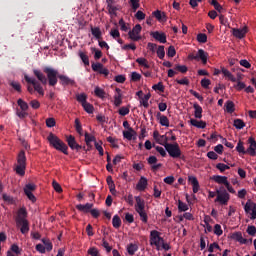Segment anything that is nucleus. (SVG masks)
<instances>
[{"instance_id":"15","label":"nucleus","mask_w":256,"mask_h":256,"mask_svg":"<svg viewBox=\"0 0 256 256\" xmlns=\"http://www.w3.org/2000/svg\"><path fill=\"white\" fill-rule=\"evenodd\" d=\"M247 33H248L247 26H244L242 29L233 28V36L236 37L237 39L245 38Z\"/></svg>"},{"instance_id":"13","label":"nucleus","mask_w":256,"mask_h":256,"mask_svg":"<svg viewBox=\"0 0 256 256\" xmlns=\"http://www.w3.org/2000/svg\"><path fill=\"white\" fill-rule=\"evenodd\" d=\"M150 35L159 43L165 44L167 42V36L164 32L152 31Z\"/></svg>"},{"instance_id":"35","label":"nucleus","mask_w":256,"mask_h":256,"mask_svg":"<svg viewBox=\"0 0 256 256\" xmlns=\"http://www.w3.org/2000/svg\"><path fill=\"white\" fill-rule=\"evenodd\" d=\"M136 62L140 65L143 66L145 69H149L150 65L148 64V60L144 57H139L136 59Z\"/></svg>"},{"instance_id":"33","label":"nucleus","mask_w":256,"mask_h":256,"mask_svg":"<svg viewBox=\"0 0 256 256\" xmlns=\"http://www.w3.org/2000/svg\"><path fill=\"white\" fill-rule=\"evenodd\" d=\"M236 151L239 154H243V155L247 154V150H245L244 142H242V140H239V142H238V144L236 146Z\"/></svg>"},{"instance_id":"14","label":"nucleus","mask_w":256,"mask_h":256,"mask_svg":"<svg viewBox=\"0 0 256 256\" xmlns=\"http://www.w3.org/2000/svg\"><path fill=\"white\" fill-rule=\"evenodd\" d=\"M248 143L250 144L249 148L246 150V154H249L252 157L256 156V140L252 136L249 138Z\"/></svg>"},{"instance_id":"59","label":"nucleus","mask_w":256,"mask_h":256,"mask_svg":"<svg viewBox=\"0 0 256 256\" xmlns=\"http://www.w3.org/2000/svg\"><path fill=\"white\" fill-rule=\"evenodd\" d=\"M212 6H214V8L221 13L223 10V7L219 4V2L217 0H212Z\"/></svg>"},{"instance_id":"43","label":"nucleus","mask_w":256,"mask_h":256,"mask_svg":"<svg viewBox=\"0 0 256 256\" xmlns=\"http://www.w3.org/2000/svg\"><path fill=\"white\" fill-rule=\"evenodd\" d=\"M82 107L88 114H92L94 112V106L91 103L85 102Z\"/></svg>"},{"instance_id":"12","label":"nucleus","mask_w":256,"mask_h":256,"mask_svg":"<svg viewBox=\"0 0 256 256\" xmlns=\"http://www.w3.org/2000/svg\"><path fill=\"white\" fill-rule=\"evenodd\" d=\"M36 190V186L34 184H27L24 187V193L27 196V198L31 201V202H36V198L35 196L32 194L33 191Z\"/></svg>"},{"instance_id":"38","label":"nucleus","mask_w":256,"mask_h":256,"mask_svg":"<svg viewBox=\"0 0 256 256\" xmlns=\"http://www.w3.org/2000/svg\"><path fill=\"white\" fill-rule=\"evenodd\" d=\"M78 55L81 58V60H82V62L84 63L85 66L90 65L89 57L87 56L86 53H84L83 51H79Z\"/></svg>"},{"instance_id":"27","label":"nucleus","mask_w":256,"mask_h":256,"mask_svg":"<svg viewBox=\"0 0 256 256\" xmlns=\"http://www.w3.org/2000/svg\"><path fill=\"white\" fill-rule=\"evenodd\" d=\"M189 182L193 185L194 194L198 193L200 186H199V182H198L197 178L193 177V176L189 177Z\"/></svg>"},{"instance_id":"49","label":"nucleus","mask_w":256,"mask_h":256,"mask_svg":"<svg viewBox=\"0 0 256 256\" xmlns=\"http://www.w3.org/2000/svg\"><path fill=\"white\" fill-rule=\"evenodd\" d=\"M9 85L18 93H21V85L17 81H10Z\"/></svg>"},{"instance_id":"24","label":"nucleus","mask_w":256,"mask_h":256,"mask_svg":"<svg viewBox=\"0 0 256 256\" xmlns=\"http://www.w3.org/2000/svg\"><path fill=\"white\" fill-rule=\"evenodd\" d=\"M190 123L192 126L198 128V129H205L206 128V122H203V120H195V118H191Z\"/></svg>"},{"instance_id":"29","label":"nucleus","mask_w":256,"mask_h":256,"mask_svg":"<svg viewBox=\"0 0 256 256\" xmlns=\"http://www.w3.org/2000/svg\"><path fill=\"white\" fill-rule=\"evenodd\" d=\"M194 109H195V118L196 119H201L202 118V113H203V108L201 106H199L198 103H194Z\"/></svg>"},{"instance_id":"50","label":"nucleus","mask_w":256,"mask_h":256,"mask_svg":"<svg viewBox=\"0 0 256 256\" xmlns=\"http://www.w3.org/2000/svg\"><path fill=\"white\" fill-rule=\"evenodd\" d=\"M216 168L221 172H225L226 170L230 169V166H228L227 164H223L222 162H220L219 164L216 165Z\"/></svg>"},{"instance_id":"37","label":"nucleus","mask_w":256,"mask_h":256,"mask_svg":"<svg viewBox=\"0 0 256 256\" xmlns=\"http://www.w3.org/2000/svg\"><path fill=\"white\" fill-rule=\"evenodd\" d=\"M157 56L160 60H164L165 57V46L164 45H159L157 51Z\"/></svg>"},{"instance_id":"21","label":"nucleus","mask_w":256,"mask_h":256,"mask_svg":"<svg viewBox=\"0 0 256 256\" xmlns=\"http://www.w3.org/2000/svg\"><path fill=\"white\" fill-rule=\"evenodd\" d=\"M157 119H159V123L163 127H169L170 122L167 118V116H162L161 112H157Z\"/></svg>"},{"instance_id":"1","label":"nucleus","mask_w":256,"mask_h":256,"mask_svg":"<svg viewBox=\"0 0 256 256\" xmlns=\"http://www.w3.org/2000/svg\"><path fill=\"white\" fill-rule=\"evenodd\" d=\"M43 72L46 74L47 77L43 74ZM43 72L39 69H33V74L43 85H46L48 82L49 86H56L59 79L57 69L46 66L43 68Z\"/></svg>"},{"instance_id":"56","label":"nucleus","mask_w":256,"mask_h":256,"mask_svg":"<svg viewBox=\"0 0 256 256\" xmlns=\"http://www.w3.org/2000/svg\"><path fill=\"white\" fill-rule=\"evenodd\" d=\"M131 80L133 82H138L141 80V75L140 73L136 72V71H133L132 74H131Z\"/></svg>"},{"instance_id":"9","label":"nucleus","mask_w":256,"mask_h":256,"mask_svg":"<svg viewBox=\"0 0 256 256\" xmlns=\"http://www.w3.org/2000/svg\"><path fill=\"white\" fill-rule=\"evenodd\" d=\"M25 81L28 84L33 85L34 90L41 96H44V90L40 83H38L34 78H30L28 75L24 76Z\"/></svg>"},{"instance_id":"19","label":"nucleus","mask_w":256,"mask_h":256,"mask_svg":"<svg viewBox=\"0 0 256 256\" xmlns=\"http://www.w3.org/2000/svg\"><path fill=\"white\" fill-rule=\"evenodd\" d=\"M244 209H245L246 213H250V211H252L251 219L252 220L256 219V204L255 203L249 204V202H247Z\"/></svg>"},{"instance_id":"41","label":"nucleus","mask_w":256,"mask_h":256,"mask_svg":"<svg viewBox=\"0 0 256 256\" xmlns=\"http://www.w3.org/2000/svg\"><path fill=\"white\" fill-rule=\"evenodd\" d=\"M94 93H95V95L98 97V98H101V99H103V98H105V91L102 89V88H100L99 86H96L95 87V90H94Z\"/></svg>"},{"instance_id":"2","label":"nucleus","mask_w":256,"mask_h":256,"mask_svg":"<svg viewBox=\"0 0 256 256\" xmlns=\"http://www.w3.org/2000/svg\"><path fill=\"white\" fill-rule=\"evenodd\" d=\"M50 145L53 146L57 151L62 152L65 155H68V146L65 142H62L58 136H55V134H52V132L49 133V136L47 138Z\"/></svg>"},{"instance_id":"10","label":"nucleus","mask_w":256,"mask_h":256,"mask_svg":"<svg viewBox=\"0 0 256 256\" xmlns=\"http://www.w3.org/2000/svg\"><path fill=\"white\" fill-rule=\"evenodd\" d=\"M15 222H16V226L18 228H20V232L23 234V235H26L29 230H30V227H29V222L27 219H15Z\"/></svg>"},{"instance_id":"36","label":"nucleus","mask_w":256,"mask_h":256,"mask_svg":"<svg viewBox=\"0 0 256 256\" xmlns=\"http://www.w3.org/2000/svg\"><path fill=\"white\" fill-rule=\"evenodd\" d=\"M245 126L246 124L243 122V120H241V118H236V120H234V127L236 129L242 130Z\"/></svg>"},{"instance_id":"8","label":"nucleus","mask_w":256,"mask_h":256,"mask_svg":"<svg viewBox=\"0 0 256 256\" xmlns=\"http://www.w3.org/2000/svg\"><path fill=\"white\" fill-rule=\"evenodd\" d=\"M142 30V26L141 24H136L132 30L129 31L128 35L129 38L134 41V42H138L142 39V37L140 36Z\"/></svg>"},{"instance_id":"4","label":"nucleus","mask_w":256,"mask_h":256,"mask_svg":"<svg viewBox=\"0 0 256 256\" xmlns=\"http://www.w3.org/2000/svg\"><path fill=\"white\" fill-rule=\"evenodd\" d=\"M135 200H136L135 211L139 214L141 221L144 223H147L148 216L145 211V201L140 196L135 197Z\"/></svg>"},{"instance_id":"34","label":"nucleus","mask_w":256,"mask_h":256,"mask_svg":"<svg viewBox=\"0 0 256 256\" xmlns=\"http://www.w3.org/2000/svg\"><path fill=\"white\" fill-rule=\"evenodd\" d=\"M168 141L169 139L166 136V134H163L162 136L161 135L159 136L157 143L164 146V148L166 149V144H170Z\"/></svg>"},{"instance_id":"7","label":"nucleus","mask_w":256,"mask_h":256,"mask_svg":"<svg viewBox=\"0 0 256 256\" xmlns=\"http://www.w3.org/2000/svg\"><path fill=\"white\" fill-rule=\"evenodd\" d=\"M217 199L215 202H219L222 205H227L228 201L230 200L229 193L224 189V187H221L220 190L216 191Z\"/></svg>"},{"instance_id":"54","label":"nucleus","mask_w":256,"mask_h":256,"mask_svg":"<svg viewBox=\"0 0 256 256\" xmlns=\"http://www.w3.org/2000/svg\"><path fill=\"white\" fill-rule=\"evenodd\" d=\"M167 55L170 58H173V57L176 56V50H175V47L173 45L169 46L168 51H167Z\"/></svg>"},{"instance_id":"47","label":"nucleus","mask_w":256,"mask_h":256,"mask_svg":"<svg viewBox=\"0 0 256 256\" xmlns=\"http://www.w3.org/2000/svg\"><path fill=\"white\" fill-rule=\"evenodd\" d=\"M127 251L129 253V255L133 256L135 254V252L138 251V246L136 244H130L127 247Z\"/></svg>"},{"instance_id":"58","label":"nucleus","mask_w":256,"mask_h":256,"mask_svg":"<svg viewBox=\"0 0 256 256\" xmlns=\"http://www.w3.org/2000/svg\"><path fill=\"white\" fill-rule=\"evenodd\" d=\"M43 244L45 245V249L49 252L53 249L52 243L49 240L42 239Z\"/></svg>"},{"instance_id":"20","label":"nucleus","mask_w":256,"mask_h":256,"mask_svg":"<svg viewBox=\"0 0 256 256\" xmlns=\"http://www.w3.org/2000/svg\"><path fill=\"white\" fill-rule=\"evenodd\" d=\"M152 16L155 17L159 22L167 21V16H166L165 12H162L160 10L153 11Z\"/></svg>"},{"instance_id":"57","label":"nucleus","mask_w":256,"mask_h":256,"mask_svg":"<svg viewBox=\"0 0 256 256\" xmlns=\"http://www.w3.org/2000/svg\"><path fill=\"white\" fill-rule=\"evenodd\" d=\"M103 67V64L100 63V62H97V63H92V70L94 72H100L101 68Z\"/></svg>"},{"instance_id":"25","label":"nucleus","mask_w":256,"mask_h":256,"mask_svg":"<svg viewBox=\"0 0 256 256\" xmlns=\"http://www.w3.org/2000/svg\"><path fill=\"white\" fill-rule=\"evenodd\" d=\"M148 185V181L145 177H141L140 181L138 182L136 189L138 191H144Z\"/></svg>"},{"instance_id":"45","label":"nucleus","mask_w":256,"mask_h":256,"mask_svg":"<svg viewBox=\"0 0 256 256\" xmlns=\"http://www.w3.org/2000/svg\"><path fill=\"white\" fill-rule=\"evenodd\" d=\"M27 218V211L25 208H20L18 210V214L16 219H26Z\"/></svg>"},{"instance_id":"51","label":"nucleus","mask_w":256,"mask_h":256,"mask_svg":"<svg viewBox=\"0 0 256 256\" xmlns=\"http://www.w3.org/2000/svg\"><path fill=\"white\" fill-rule=\"evenodd\" d=\"M197 41L199 43L205 44L207 42V35L205 33H199L197 35Z\"/></svg>"},{"instance_id":"48","label":"nucleus","mask_w":256,"mask_h":256,"mask_svg":"<svg viewBox=\"0 0 256 256\" xmlns=\"http://www.w3.org/2000/svg\"><path fill=\"white\" fill-rule=\"evenodd\" d=\"M178 210L179 212H186L189 210V207L187 204H185L184 202L182 201H178Z\"/></svg>"},{"instance_id":"44","label":"nucleus","mask_w":256,"mask_h":256,"mask_svg":"<svg viewBox=\"0 0 256 256\" xmlns=\"http://www.w3.org/2000/svg\"><path fill=\"white\" fill-rule=\"evenodd\" d=\"M151 98V94L147 93L145 94V96L143 98H141L140 103L145 107L148 108L149 107V103L148 100Z\"/></svg>"},{"instance_id":"52","label":"nucleus","mask_w":256,"mask_h":256,"mask_svg":"<svg viewBox=\"0 0 256 256\" xmlns=\"http://www.w3.org/2000/svg\"><path fill=\"white\" fill-rule=\"evenodd\" d=\"M119 115H121V116H126V115H128L129 113H130V108H129V106H122V108H120V110H119Z\"/></svg>"},{"instance_id":"61","label":"nucleus","mask_w":256,"mask_h":256,"mask_svg":"<svg viewBox=\"0 0 256 256\" xmlns=\"http://www.w3.org/2000/svg\"><path fill=\"white\" fill-rule=\"evenodd\" d=\"M214 249H218L219 251H221V248L220 246L218 245V243L214 242L213 244H211L208 248V251L210 253H213L214 252Z\"/></svg>"},{"instance_id":"31","label":"nucleus","mask_w":256,"mask_h":256,"mask_svg":"<svg viewBox=\"0 0 256 256\" xmlns=\"http://www.w3.org/2000/svg\"><path fill=\"white\" fill-rule=\"evenodd\" d=\"M91 32L92 35L97 39V40H101L102 39V32L100 30L99 27H93L91 26Z\"/></svg>"},{"instance_id":"55","label":"nucleus","mask_w":256,"mask_h":256,"mask_svg":"<svg viewBox=\"0 0 256 256\" xmlns=\"http://www.w3.org/2000/svg\"><path fill=\"white\" fill-rule=\"evenodd\" d=\"M75 129H76V132L79 134V135H83L82 134V126L80 124V120H78V118H76L75 120Z\"/></svg>"},{"instance_id":"26","label":"nucleus","mask_w":256,"mask_h":256,"mask_svg":"<svg viewBox=\"0 0 256 256\" xmlns=\"http://www.w3.org/2000/svg\"><path fill=\"white\" fill-rule=\"evenodd\" d=\"M77 210L83 212V213H89L91 209L93 208V204L87 203L85 205H77Z\"/></svg>"},{"instance_id":"42","label":"nucleus","mask_w":256,"mask_h":256,"mask_svg":"<svg viewBox=\"0 0 256 256\" xmlns=\"http://www.w3.org/2000/svg\"><path fill=\"white\" fill-rule=\"evenodd\" d=\"M76 99L82 105L87 103V95L85 93L76 94Z\"/></svg>"},{"instance_id":"28","label":"nucleus","mask_w":256,"mask_h":256,"mask_svg":"<svg viewBox=\"0 0 256 256\" xmlns=\"http://www.w3.org/2000/svg\"><path fill=\"white\" fill-rule=\"evenodd\" d=\"M222 73L224 74L225 77H227L231 82H237L236 77L225 67H222Z\"/></svg>"},{"instance_id":"62","label":"nucleus","mask_w":256,"mask_h":256,"mask_svg":"<svg viewBox=\"0 0 256 256\" xmlns=\"http://www.w3.org/2000/svg\"><path fill=\"white\" fill-rule=\"evenodd\" d=\"M214 233L217 235V236H221L223 234V230L221 228V226L219 224H216L215 227H214Z\"/></svg>"},{"instance_id":"32","label":"nucleus","mask_w":256,"mask_h":256,"mask_svg":"<svg viewBox=\"0 0 256 256\" xmlns=\"http://www.w3.org/2000/svg\"><path fill=\"white\" fill-rule=\"evenodd\" d=\"M133 135H136L135 130L133 128H129V130H126L123 132V136L125 139L131 141L133 139Z\"/></svg>"},{"instance_id":"3","label":"nucleus","mask_w":256,"mask_h":256,"mask_svg":"<svg viewBox=\"0 0 256 256\" xmlns=\"http://www.w3.org/2000/svg\"><path fill=\"white\" fill-rule=\"evenodd\" d=\"M26 170V156L24 150H21L17 156V164H15L14 171L17 175L23 177Z\"/></svg>"},{"instance_id":"17","label":"nucleus","mask_w":256,"mask_h":256,"mask_svg":"<svg viewBox=\"0 0 256 256\" xmlns=\"http://www.w3.org/2000/svg\"><path fill=\"white\" fill-rule=\"evenodd\" d=\"M67 143H68V146L74 150V151H77L79 152L81 149H82V146H80V144H77L74 136H67Z\"/></svg>"},{"instance_id":"46","label":"nucleus","mask_w":256,"mask_h":256,"mask_svg":"<svg viewBox=\"0 0 256 256\" xmlns=\"http://www.w3.org/2000/svg\"><path fill=\"white\" fill-rule=\"evenodd\" d=\"M113 227L118 229L121 226V219L118 215H115L112 220Z\"/></svg>"},{"instance_id":"5","label":"nucleus","mask_w":256,"mask_h":256,"mask_svg":"<svg viewBox=\"0 0 256 256\" xmlns=\"http://www.w3.org/2000/svg\"><path fill=\"white\" fill-rule=\"evenodd\" d=\"M165 150L168 152L170 157L174 159L181 157L182 150L177 142L174 144H165Z\"/></svg>"},{"instance_id":"18","label":"nucleus","mask_w":256,"mask_h":256,"mask_svg":"<svg viewBox=\"0 0 256 256\" xmlns=\"http://www.w3.org/2000/svg\"><path fill=\"white\" fill-rule=\"evenodd\" d=\"M121 89L119 87H116L115 89V95H114V105L115 107H120L123 103L122 101V93Z\"/></svg>"},{"instance_id":"64","label":"nucleus","mask_w":256,"mask_h":256,"mask_svg":"<svg viewBox=\"0 0 256 256\" xmlns=\"http://www.w3.org/2000/svg\"><path fill=\"white\" fill-rule=\"evenodd\" d=\"M88 254L91 255V256H99V252L96 248H90L88 250Z\"/></svg>"},{"instance_id":"63","label":"nucleus","mask_w":256,"mask_h":256,"mask_svg":"<svg viewBox=\"0 0 256 256\" xmlns=\"http://www.w3.org/2000/svg\"><path fill=\"white\" fill-rule=\"evenodd\" d=\"M247 233L251 236H255L256 235V227L255 226H249L247 229Z\"/></svg>"},{"instance_id":"22","label":"nucleus","mask_w":256,"mask_h":256,"mask_svg":"<svg viewBox=\"0 0 256 256\" xmlns=\"http://www.w3.org/2000/svg\"><path fill=\"white\" fill-rule=\"evenodd\" d=\"M232 239L239 242L240 244H247L249 241L244 239L241 232H236L232 235Z\"/></svg>"},{"instance_id":"30","label":"nucleus","mask_w":256,"mask_h":256,"mask_svg":"<svg viewBox=\"0 0 256 256\" xmlns=\"http://www.w3.org/2000/svg\"><path fill=\"white\" fill-rule=\"evenodd\" d=\"M212 180L215 181L218 184H223L225 186L228 183V178L225 177V176H213Z\"/></svg>"},{"instance_id":"53","label":"nucleus","mask_w":256,"mask_h":256,"mask_svg":"<svg viewBox=\"0 0 256 256\" xmlns=\"http://www.w3.org/2000/svg\"><path fill=\"white\" fill-rule=\"evenodd\" d=\"M85 142H86V145H89V143L91 142H96V138L95 136H91L90 134H88V132L85 133Z\"/></svg>"},{"instance_id":"16","label":"nucleus","mask_w":256,"mask_h":256,"mask_svg":"<svg viewBox=\"0 0 256 256\" xmlns=\"http://www.w3.org/2000/svg\"><path fill=\"white\" fill-rule=\"evenodd\" d=\"M58 78L60 80V84L62 86H74L75 85V80L74 79H71L70 77H68L67 75H64V74H59L58 75Z\"/></svg>"},{"instance_id":"6","label":"nucleus","mask_w":256,"mask_h":256,"mask_svg":"<svg viewBox=\"0 0 256 256\" xmlns=\"http://www.w3.org/2000/svg\"><path fill=\"white\" fill-rule=\"evenodd\" d=\"M208 57H209V54L204 49H199L197 54L190 53L188 55L189 60H191V61H193V60L200 61L201 60L203 65L207 64Z\"/></svg>"},{"instance_id":"39","label":"nucleus","mask_w":256,"mask_h":256,"mask_svg":"<svg viewBox=\"0 0 256 256\" xmlns=\"http://www.w3.org/2000/svg\"><path fill=\"white\" fill-rule=\"evenodd\" d=\"M17 104L20 107L21 111H27L29 108L28 103L24 101L22 98H19L17 100Z\"/></svg>"},{"instance_id":"11","label":"nucleus","mask_w":256,"mask_h":256,"mask_svg":"<svg viewBox=\"0 0 256 256\" xmlns=\"http://www.w3.org/2000/svg\"><path fill=\"white\" fill-rule=\"evenodd\" d=\"M151 245H155L159 250L160 242H163V238L160 237V233L156 230L151 231L150 233Z\"/></svg>"},{"instance_id":"40","label":"nucleus","mask_w":256,"mask_h":256,"mask_svg":"<svg viewBox=\"0 0 256 256\" xmlns=\"http://www.w3.org/2000/svg\"><path fill=\"white\" fill-rule=\"evenodd\" d=\"M174 70L186 74L188 72V67L186 65L175 64Z\"/></svg>"},{"instance_id":"23","label":"nucleus","mask_w":256,"mask_h":256,"mask_svg":"<svg viewBox=\"0 0 256 256\" xmlns=\"http://www.w3.org/2000/svg\"><path fill=\"white\" fill-rule=\"evenodd\" d=\"M225 111L229 114H233L235 112V104L232 100H227L225 102Z\"/></svg>"},{"instance_id":"60","label":"nucleus","mask_w":256,"mask_h":256,"mask_svg":"<svg viewBox=\"0 0 256 256\" xmlns=\"http://www.w3.org/2000/svg\"><path fill=\"white\" fill-rule=\"evenodd\" d=\"M56 125L55 118H47L46 119V126L48 128H52Z\"/></svg>"}]
</instances>
